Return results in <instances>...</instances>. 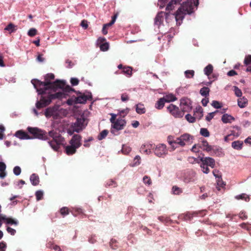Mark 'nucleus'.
<instances>
[{
  "label": "nucleus",
  "instance_id": "nucleus-37",
  "mask_svg": "<svg viewBox=\"0 0 251 251\" xmlns=\"http://www.w3.org/2000/svg\"><path fill=\"white\" fill-rule=\"evenodd\" d=\"M131 151V148L126 145H123L121 150L122 152L124 154H128Z\"/></svg>",
  "mask_w": 251,
  "mask_h": 251
},
{
  "label": "nucleus",
  "instance_id": "nucleus-9",
  "mask_svg": "<svg viewBox=\"0 0 251 251\" xmlns=\"http://www.w3.org/2000/svg\"><path fill=\"white\" fill-rule=\"evenodd\" d=\"M168 152L166 146L165 144H161L157 145L155 149L154 153L158 157H161L166 155Z\"/></svg>",
  "mask_w": 251,
  "mask_h": 251
},
{
  "label": "nucleus",
  "instance_id": "nucleus-62",
  "mask_svg": "<svg viewBox=\"0 0 251 251\" xmlns=\"http://www.w3.org/2000/svg\"><path fill=\"white\" fill-rule=\"evenodd\" d=\"M106 186L116 187L117 186L116 183L115 181L112 179L108 180L106 183Z\"/></svg>",
  "mask_w": 251,
  "mask_h": 251
},
{
  "label": "nucleus",
  "instance_id": "nucleus-2",
  "mask_svg": "<svg viewBox=\"0 0 251 251\" xmlns=\"http://www.w3.org/2000/svg\"><path fill=\"white\" fill-rule=\"evenodd\" d=\"M82 137L79 134H74L69 141V145L65 146V152L68 155H72L76 151V149L80 147Z\"/></svg>",
  "mask_w": 251,
  "mask_h": 251
},
{
  "label": "nucleus",
  "instance_id": "nucleus-38",
  "mask_svg": "<svg viewBox=\"0 0 251 251\" xmlns=\"http://www.w3.org/2000/svg\"><path fill=\"white\" fill-rule=\"evenodd\" d=\"M108 131L106 129L102 130L98 136V139L99 140H101L104 139L108 135Z\"/></svg>",
  "mask_w": 251,
  "mask_h": 251
},
{
  "label": "nucleus",
  "instance_id": "nucleus-1",
  "mask_svg": "<svg viewBox=\"0 0 251 251\" xmlns=\"http://www.w3.org/2000/svg\"><path fill=\"white\" fill-rule=\"evenodd\" d=\"M54 78V74L50 73L45 76V81H41L37 79L31 80V82L34 88L36 89L38 94L41 95L40 100L37 101L36 103V107L38 109L46 107L50 104L52 100L66 98V94L64 93H51V91L55 92L57 90V87L64 86V81L62 80H57L51 82Z\"/></svg>",
  "mask_w": 251,
  "mask_h": 251
},
{
  "label": "nucleus",
  "instance_id": "nucleus-11",
  "mask_svg": "<svg viewBox=\"0 0 251 251\" xmlns=\"http://www.w3.org/2000/svg\"><path fill=\"white\" fill-rule=\"evenodd\" d=\"M126 121L122 118H118L116 121L112 125V127L117 130L123 129L126 126Z\"/></svg>",
  "mask_w": 251,
  "mask_h": 251
},
{
  "label": "nucleus",
  "instance_id": "nucleus-3",
  "mask_svg": "<svg viewBox=\"0 0 251 251\" xmlns=\"http://www.w3.org/2000/svg\"><path fill=\"white\" fill-rule=\"evenodd\" d=\"M28 131L33 135V138H37L40 140H45L48 139L47 132L37 127H28Z\"/></svg>",
  "mask_w": 251,
  "mask_h": 251
},
{
  "label": "nucleus",
  "instance_id": "nucleus-27",
  "mask_svg": "<svg viewBox=\"0 0 251 251\" xmlns=\"http://www.w3.org/2000/svg\"><path fill=\"white\" fill-rule=\"evenodd\" d=\"M182 0H171L167 4L166 7L167 10H172L174 8V4L179 3Z\"/></svg>",
  "mask_w": 251,
  "mask_h": 251
},
{
  "label": "nucleus",
  "instance_id": "nucleus-43",
  "mask_svg": "<svg viewBox=\"0 0 251 251\" xmlns=\"http://www.w3.org/2000/svg\"><path fill=\"white\" fill-rule=\"evenodd\" d=\"M129 112V109L128 108H126L125 109L119 110V115L121 117H124L126 116Z\"/></svg>",
  "mask_w": 251,
  "mask_h": 251
},
{
  "label": "nucleus",
  "instance_id": "nucleus-18",
  "mask_svg": "<svg viewBox=\"0 0 251 251\" xmlns=\"http://www.w3.org/2000/svg\"><path fill=\"white\" fill-rule=\"evenodd\" d=\"M59 88L63 89V92H61L64 93L66 94V98H60V99H62L64 98L66 99L68 96V95L67 94V93H70V92L74 91V89H73L70 86L66 85L65 82H64V86L62 87H57V89Z\"/></svg>",
  "mask_w": 251,
  "mask_h": 251
},
{
  "label": "nucleus",
  "instance_id": "nucleus-46",
  "mask_svg": "<svg viewBox=\"0 0 251 251\" xmlns=\"http://www.w3.org/2000/svg\"><path fill=\"white\" fill-rule=\"evenodd\" d=\"M35 196L36 200L40 201L43 198V192L41 190H38L36 192Z\"/></svg>",
  "mask_w": 251,
  "mask_h": 251
},
{
  "label": "nucleus",
  "instance_id": "nucleus-56",
  "mask_svg": "<svg viewBox=\"0 0 251 251\" xmlns=\"http://www.w3.org/2000/svg\"><path fill=\"white\" fill-rule=\"evenodd\" d=\"M129 100V97L127 93H123L121 95V100L123 102L127 101Z\"/></svg>",
  "mask_w": 251,
  "mask_h": 251
},
{
  "label": "nucleus",
  "instance_id": "nucleus-52",
  "mask_svg": "<svg viewBox=\"0 0 251 251\" xmlns=\"http://www.w3.org/2000/svg\"><path fill=\"white\" fill-rule=\"evenodd\" d=\"M212 106L214 108L218 109L222 107V105L221 103L217 100H213L211 103Z\"/></svg>",
  "mask_w": 251,
  "mask_h": 251
},
{
  "label": "nucleus",
  "instance_id": "nucleus-17",
  "mask_svg": "<svg viewBox=\"0 0 251 251\" xmlns=\"http://www.w3.org/2000/svg\"><path fill=\"white\" fill-rule=\"evenodd\" d=\"M221 120L224 124L231 123L235 121V118L230 115L225 114L222 116Z\"/></svg>",
  "mask_w": 251,
  "mask_h": 251
},
{
  "label": "nucleus",
  "instance_id": "nucleus-31",
  "mask_svg": "<svg viewBox=\"0 0 251 251\" xmlns=\"http://www.w3.org/2000/svg\"><path fill=\"white\" fill-rule=\"evenodd\" d=\"M48 143L51 148L55 151H58L60 149V145L57 143L55 141L52 140L51 141L48 142Z\"/></svg>",
  "mask_w": 251,
  "mask_h": 251
},
{
  "label": "nucleus",
  "instance_id": "nucleus-29",
  "mask_svg": "<svg viewBox=\"0 0 251 251\" xmlns=\"http://www.w3.org/2000/svg\"><path fill=\"white\" fill-rule=\"evenodd\" d=\"M210 89L208 87H203L200 91V94L205 98L208 97L209 95Z\"/></svg>",
  "mask_w": 251,
  "mask_h": 251
},
{
  "label": "nucleus",
  "instance_id": "nucleus-40",
  "mask_svg": "<svg viewBox=\"0 0 251 251\" xmlns=\"http://www.w3.org/2000/svg\"><path fill=\"white\" fill-rule=\"evenodd\" d=\"M200 134L205 137H208L210 135V133L209 131L207 128H201L200 129Z\"/></svg>",
  "mask_w": 251,
  "mask_h": 251
},
{
  "label": "nucleus",
  "instance_id": "nucleus-14",
  "mask_svg": "<svg viewBox=\"0 0 251 251\" xmlns=\"http://www.w3.org/2000/svg\"><path fill=\"white\" fill-rule=\"evenodd\" d=\"M200 160L202 163H203L206 165L209 166L211 168H214L215 165V160L211 157H202L200 159Z\"/></svg>",
  "mask_w": 251,
  "mask_h": 251
},
{
  "label": "nucleus",
  "instance_id": "nucleus-16",
  "mask_svg": "<svg viewBox=\"0 0 251 251\" xmlns=\"http://www.w3.org/2000/svg\"><path fill=\"white\" fill-rule=\"evenodd\" d=\"M15 136L20 139H32L26 132L23 130H18L15 133Z\"/></svg>",
  "mask_w": 251,
  "mask_h": 251
},
{
  "label": "nucleus",
  "instance_id": "nucleus-4",
  "mask_svg": "<svg viewBox=\"0 0 251 251\" xmlns=\"http://www.w3.org/2000/svg\"><path fill=\"white\" fill-rule=\"evenodd\" d=\"M199 0H189L183 2L179 9L185 14H191L193 11L194 6H197Z\"/></svg>",
  "mask_w": 251,
  "mask_h": 251
},
{
  "label": "nucleus",
  "instance_id": "nucleus-44",
  "mask_svg": "<svg viewBox=\"0 0 251 251\" xmlns=\"http://www.w3.org/2000/svg\"><path fill=\"white\" fill-rule=\"evenodd\" d=\"M100 48L101 51H105L109 49V44L107 42L101 44L100 45Z\"/></svg>",
  "mask_w": 251,
  "mask_h": 251
},
{
  "label": "nucleus",
  "instance_id": "nucleus-50",
  "mask_svg": "<svg viewBox=\"0 0 251 251\" xmlns=\"http://www.w3.org/2000/svg\"><path fill=\"white\" fill-rule=\"evenodd\" d=\"M218 112V111H216L213 112H211L208 114L207 116L205 118V119L207 121L210 122L214 117L215 114Z\"/></svg>",
  "mask_w": 251,
  "mask_h": 251
},
{
  "label": "nucleus",
  "instance_id": "nucleus-36",
  "mask_svg": "<svg viewBox=\"0 0 251 251\" xmlns=\"http://www.w3.org/2000/svg\"><path fill=\"white\" fill-rule=\"evenodd\" d=\"M52 140L55 141L60 145H62L64 141V138L59 133Z\"/></svg>",
  "mask_w": 251,
  "mask_h": 251
},
{
  "label": "nucleus",
  "instance_id": "nucleus-64",
  "mask_svg": "<svg viewBox=\"0 0 251 251\" xmlns=\"http://www.w3.org/2000/svg\"><path fill=\"white\" fill-rule=\"evenodd\" d=\"M6 244L4 242H0V251H5Z\"/></svg>",
  "mask_w": 251,
  "mask_h": 251
},
{
  "label": "nucleus",
  "instance_id": "nucleus-41",
  "mask_svg": "<svg viewBox=\"0 0 251 251\" xmlns=\"http://www.w3.org/2000/svg\"><path fill=\"white\" fill-rule=\"evenodd\" d=\"M60 212L62 216L65 217L69 214V209L67 207H63L60 209Z\"/></svg>",
  "mask_w": 251,
  "mask_h": 251
},
{
  "label": "nucleus",
  "instance_id": "nucleus-6",
  "mask_svg": "<svg viewBox=\"0 0 251 251\" xmlns=\"http://www.w3.org/2000/svg\"><path fill=\"white\" fill-rule=\"evenodd\" d=\"M193 137L189 134L185 133L177 138L176 142L177 144L181 147L184 146L186 144H191L192 143Z\"/></svg>",
  "mask_w": 251,
  "mask_h": 251
},
{
  "label": "nucleus",
  "instance_id": "nucleus-10",
  "mask_svg": "<svg viewBox=\"0 0 251 251\" xmlns=\"http://www.w3.org/2000/svg\"><path fill=\"white\" fill-rule=\"evenodd\" d=\"M165 14L166 15V20L167 21L169 16H170L169 13H165L161 11L160 12H159L155 17L154 19V24L158 25H160L163 22V17Z\"/></svg>",
  "mask_w": 251,
  "mask_h": 251
},
{
  "label": "nucleus",
  "instance_id": "nucleus-63",
  "mask_svg": "<svg viewBox=\"0 0 251 251\" xmlns=\"http://www.w3.org/2000/svg\"><path fill=\"white\" fill-rule=\"evenodd\" d=\"M67 103L69 105H73V104H76L75 102V97L69 99L67 101Z\"/></svg>",
  "mask_w": 251,
  "mask_h": 251
},
{
  "label": "nucleus",
  "instance_id": "nucleus-39",
  "mask_svg": "<svg viewBox=\"0 0 251 251\" xmlns=\"http://www.w3.org/2000/svg\"><path fill=\"white\" fill-rule=\"evenodd\" d=\"M216 181L217 185L219 187L223 188L225 186L226 183L223 180L222 178V176H219V177L216 178Z\"/></svg>",
  "mask_w": 251,
  "mask_h": 251
},
{
  "label": "nucleus",
  "instance_id": "nucleus-58",
  "mask_svg": "<svg viewBox=\"0 0 251 251\" xmlns=\"http://www.w3.org/2000/svg\"><path fill=\"white\" fill-rule=\"evenodd\" d=\"M173 137L172 136H169L168 137V142L169 144L172 146V147L175 149L174 146L173 145V144H177V142L176 140H173Z\"/></svg>",
  "mask_w": 251,
  "mask_h": 251
},
{
  "label": "nucleus",
  "instance_id": "nucleus-33",
  "mask_svg": "<svg viewBox=\"0 0 251 251\" xmlns=\"http://www.w3.org/2000/svg\"><path fill=\"white\" fill-rule=\"evenodd\" d=\"M237 200H243L246 201H249L250 200V197L246 194H242L241 195H237L235 197Z\"/></svg>",
  "mask_w": 251,
  "mask_h": 251
},
{
  "label": "nucleus",
  "instance_id": "nucleus-35",
  "mask_svg": "<svg viewBox=\"0 0 251 251\" xmlns=\"http://www.w3.org/2000/svg\"><path fill=\"white\" fill-rule=\"evenodd\" d=\"M132 68L128 66H125L123 68V70H122V73L126 75L129 76L132 75Z\"/></svg>",
  "mask_w": 251,
  "mask_h": 251
},
{
  "label": "nucleus",
  "instance_id": "nucleus-59",
  "mask_svg": "<svg viewBox=\"0 0 251 251\" xmlns=\"http://www.w3.org/2000/svg\"><path fill=\"white\" fill-rule=\"evenodd\" d=\"M13 173L16 176H19L21 173V168L19 166H16L13 169Z\"/></svg>",
  "mask_w": 251,
  "mask_h": 251
},
{
  "label": "nucleus",
  "instance_id": "nucleus-51",
  "mask_svg": "<svg viewBox=\"0 0 251 251\" xmlns=\"http://www.w3.org/2000/svg\"><path fill=\"white\" fill-rule=\"evenodd\" d=\"M234 91L235 95L238 97H241L242 95L241 90L237 86H234Z\"/></svg>",
  "mask_w": 251,
  "mask_h": 251
},
{
  "label": "nucleus",
  "instance_id": "nucleus-30",
  "mask_svg": "<svg viewBox=\"0 0 251 251\" xmlns=\"http://www.w3.org/2000/svg\"><path fill=\"white\" fill-rule=\"evenodd\" d=\"M55 111V110L54 108H48L46 110V111L45 112V115L47 118H50L51 116H54Z\"/></svg>",
  "mask_w": 251,
  "mask_h": 251
},
{
  "label": "nucleus",
  "instance_id": "nucleus-25",
  "mask_svg": "<svg viewBox=\"0 0 251 251\" xmlns=\"http://www.w3.org/2000/svg\"><path fill=\"white\" fill-rule=\"evenodd\" d=\"M248 102V100L245 97L240 98L238 99V105L240 108H244L247 106Z\"/></svg>",
  "mask_w": 251,
  "mask_h": 251
},
{
  "label": "nucleus",
  "instance_id": "nucleus-54",
  "mask_svg": "<svg viewBox=\"0 0 251 251\" xmlns=\"http://www.w3.org/2000/svg\"><path fill=\"white\" fill-rule=\"evenodd\" d=\"M207 166L208 165H205L203 163H202V164L201 165V167L202 169V172L205 174H208L210 171L209 169L208 168Z\"/></svg>",
  "mask_w": 251,
  "mask_h": 251
},
{
  "label": "nucleus",
  "instance_id": "nucleus-42",
  "mask_svg": "<svg viewBox=\"0 0 251 251\" xmlns=\"http://www.w3.org/2000/svg\"><path fill=\"white\" fill-rule=\"evenodd\" d=\"M180 217L184 220H190L193 217V214L190 213H187L183 215H181Z\"/></svg>",
  "mask_w": 251,
  "mask_h": 251
},
{
  "label": "nucleus",
  "instance_id": "nucleus-21",
  "mask_svg": "<svg viewBox=\"0 0 251 251\" xmlns=\"http://www.w3.org/2000/svg\"><path fill=\"white\" fill-rule=\"evenodd\" d=\"M152 147V145L150 144H146L142 145L140 151L147 154H150L151 152V148Z\"/></svg>",
  "mask_w": 251,
  "mask_h": 251
},
{
  "label": "nucleus",
  "instance_id": "nucleus-60",
  "mask_svg": "<svg viewBox=\"0 0 251 251\" xmlns=\"http://www.w3.org/2000/svg\"><path fill=\"white\" fill-rule=\"evenodd\" d=\"M70 82L73 86H76L78 84L79 80L75 77L71 78Z\"/></svg>",
  "mask_w": 251,
  "mask_h": 251
},
{
  "label": "nucleus",
  "instance_id": "nucleus-7",
  "mask_svg": "<svg viewBox=\"0 0 251 251\" xmlns=\"http://www.w3.org/2000/svg\"><path fill=\"white\" fill-rule=\"evenodd\" d=\"M92 99V96L90 92H87V94L80 93L77 97H75V102L76 103H85L87 100H91Z\"/></svg>",
  "mask_w": 251,
  "mask_h": 251
},
{
  "label": "nucleus",
  "instance_id": "nucleus-49",
  "mask_svg": "<svg viewBox=\"0 0 251 251\" xmlns=\"http://www.w3.org/2000/svg\"><path fill=\"white\" fill-rule=\"evenodd\" d=\"M194 71L193 70H187L185 72V76L187 78H192L194 75Z\"/></svg>",
  "mask_w": 251,
  "mask_h": 251
},
{
  "label": "nucleus",
  "instance_id": "nucleus-24",
  "mask_svg": "<svg viewBox=\"0 0 251 251\" xmlns=\"http://www.w3.org/2000/svg\"><path fill=\"white\" fill-rule=\"evenodd\" d=\"M243 145V142L241 141H235L232 143L231 146L232 147L236 150H240L242 149Z\"/></svg>",
  "mask_w": 251,
  "mask_h": 251
},
{
  "label": "nucleus",
  "instance_id": "nucleus-19",
  "mask_svg": "<svg viewBox=\"0 0 251 251\" xmlns=\"http://www.w3.org/2000/svg\"><path fill=\"white\" fill-rule=\"evenodd\" d=\"M0 220L4 221L6 224L11 225H17L18 222L14 219L7 218L5 215H0Z\"/></svg>",
  "mask_w": 251,
  "mask_h": 251
},
{
  "label": "nucleus",
  "instance_id": "nucleus-47",
  "mask_svg": "<svg viewBox=\"0 0 251 251\" xmlns=\"http://www.w3.org/2000/svg\"><path fill=\"white\" fill-rule=\"evenodd\" d=\"M185 118L187 121L191 123H193L196 121V118L189 114H188L185 116Z\"/></svg>",
  "mask_w": 251,
  "mask_h": 251
},
{
  "label": "nucleus",
  "instance_id": "nucleus-48",
  "mask_svg": "<svg viewBox=\"0 0 251 251\" xmlns=\"http://www.w3.org/2000/svg\"><path fill=\"white\" fill-rule=\"evenodd\" d=\"M143 180V182L145 184H147L148 185H150L152 183V181H151V180L150 177H149L147 176H144Z\"/></svg>",
  "mask_w": 251,
  "mask_h": 251
},
{
  "label": "nucleus",
  "instance_id": "nucleus-28",
  "mask_svg": "<svg viewBox=\"0 0 251 251\" xmlns=\"http://www.w3.org/2000/svg\"><path fill=\"white\" fill-rule=\"evenodd\" d=\"M165 101L162 98H160L156 102L155 104V107L158 109H162L165 105Z\"/></svg>",
  "mask_w": 251,
  "mask_h": 251
},
{
  "label": "nucleus",
  "instance_id": "nucleus-20",
  "mask_svg": "<svg viewBox=\"0 0 251 251\" xmlns=\"http://www.w3.org/2000/svg\"><path fill=\"white\" fill-rule=\"evenodd\" d=\"M162 98L164 99L165 102H170L177 100L176 97L173 94L166 95Z\"/></svg>",
  "mask_w": 251,
  "mask_h": 251
},
{
  "label": "nucleus",
  "instance_id": "nucleus-53",
  "mask_svg": "<svg viewBox=\"0 0 251 251\" xmlns=\"http://www.w3.org/2000/svg\"><path fill=\"white\" fill-rule=\"evenodd\" d=\"M172 191L173 192V193L176 195H178L182 192L181 189L176 186L173 187Z\"/></svg>",
  "mask_w": 251,
  "mask_h": 251
},
{
  "label": "nucleus",
  "instance_id": "nucleus-13",
  "mask_svg": "<svg viewBox=\"0 0 251 251\" xmlns=\"http://www.w3.org/2000/svg\"><path fill=\"white\" fill-rule=\"evenodd\" d=\"M82 124L80 123L78 119L77 120L76 122L74 124L73 129H69L67 130V133L72 135L73 134L74 132H79L82 130Z\"/></svg>",
  "mask_w": 251,
  "mask_h": 251
},
{
  "label": "nucleus",
  "instance_id": "nucleus-45",
  "mask_svg": "<svg viewBox=\"0 0 251 251\" xmlns=\"http://www.w3.org/2000/svg\"><path fill=\"white\" fill-rule=\"evenodd\" d=\"M37 34V30L35 28H30L28 32L27 35L30 37H33Z\"/></svg>",
  "mask_w": 251,
  "mask_h": 251
},
{
  "label": "nucleus",
  "instance_id": "nucleus-15",
  "mask_svg": "<svg viewBox=\"0 0 251 251\" xmlns=\"http://www.w3.org/2000/svg\"><path fill=\"white\" fill-rule=\"evenodd\" d=\"M196 180V174L194 172H189L184 177V181L186 183L195 182Z\"/></svg>",
  "mask_w": 251,
  "mask_h": 251
},
{
  "label": "nucleus",
  "instance_id": "nucleus-26",
  "mask_svg": "<svg viewBox=\"0 0 251 251\" xmlns=\"http://www.w3.org/2000/svg\"><path fill=\"white\" fill-rule=\"evenodd\" d=\"M136 111L139 114H142L146 112V109L143 104L138 103L136 105Z\"/></svg>",
  "mask_w": 251,
  "mask_h": 251
},
{
  "label": "nucleus",
  "instance_id": "nucleus-34",
  "mask_svg": "<svg viewBox=\"0 0 251 251\" xmlns=\"http://www.w3.org/2000/svg\"><path fill=\"white\" fill-rule=\"evenodd\" d=\"M16 27L13 24L10 23L5 27L4 30L8 31L11 33L16 31Z\"/></svg>",
  "mask_w": 251,
  "mask_h": 251
},
{
  "label": "nucleus",
  "instance_id": "nucleus-32",
  "mask_svg": "<svg viewBox=\"0 0 251 251\" xmlns=\"http://www.w3.org/2000/svg\"><path fill=\"white\" fill-rule=\"evenodd\" d=\"M213 66L211 64H209L204 68V72L206 75L209 76L210 75L212 74V73L213 72Z\"/></svg>",
  "mask_w": 251,
  "mask_h": 251
},
{
  "label": "nucleus",
  "instance_id": "nucleus-22",
  "mask_svg": "<svg viewBox=\"0 0 251 251\" xmlns=\"http://www.w3.org/2000/svg\"><path fill=\"white\" fill-rule=\"evenodd\" d=\"M30 180L33 185L36 186L39 183V177L37 174H33L30 176Z\"/></svg>",
  "mask_w": 251,
  "mask_h": 251
},
{
  "label": "nucleus",
  "instance_id": "nucleus-5",
  "mask_svg": "<svg viewBox=\"0 0 251 251\" xmlns=\"http://www.w3.org/2000/svg\"><path fill=\"white\" fill-rule=\"evenodd\" d=\"M167 111L176 118H181L183 116V112L178 107L173 104H170L167 107Z\"/></svg>",
  "mask_w": 251,
  "mask_h": 251
},
{
  "label": "nucleus",
  "instance_id": "nucleus-57",
  "mask_svg": "<svg viewBox=\"0 0 251 251\" xmlns=\"http://www.w3.org/2000/svg\"><path fill=\"white\" fill-rule=\"evenodd\" d=\"M244 63L246 65H248L251 63V55H248L245 57Z\"/></svg>",
  "mask_w": 251,
  "mask_h": 251
},
{
  "label": "nucleus",
  "instance_id": "nucleus-12",
  "mask_svg": "<svg viewBox=\"0 0 251 251\" xmlns=\"http://www.w3.org/2000/svg\"><path fill=\"white\" fill-rule=\"evenodd\" d=\"M186 14L183 12V11H181V9L178 8V9L176 11L175 14L172 15V17H174L175 18L176 24L179 25L184 17V15Z\"/></svg>",
  "mask_w": 251,
  "mask_h": 251
},
{
  "label": "nucleus",
  "instance_id": "nucleus-55",
  "mask_svg": "<svg viewBox=\"0 0 251 251\" xmlns=\"http://www.w3.org/2000/svg\"><path fill=\"white\" fill-rule=\"evenodd\" d=\"M141 162V157L139 155H136L134 158V166H137L140 164Z\"/></svg>",
  "mask_w": 251,
  "mask_h": 251
},
{
  "label": "nucleus",
  "instance_id": "nucleus-8",
  "mask_svg": "<svg viewBox=\"0 0 251 251\" xmlns=\"http://www.w3.org/2000/svg\"><path fill=\"white\" fill-rule=\"evenodd\" d=\"M180 106L184 114L185 112H189L192 109L190 100L187 98H182L180 100Z\"/></svg>",
  "mask_w": 251,
  "mask_h": 251
},
{
  "label": "nucleus",
  "instance_id": "nucleus-61",
  "mask_svg": "<svg viewBox=\"0 0 251 251\" xmlns=\"http://www.w3.org/2000/svg\"><path fill=\"white\" fill-rule=\"evenodd\" d=\"M202 113V109L201 108V107H200L197 110L195 114L196 116H197V114H198V116H199V119H201L203 116Z\"/></svg>",
  "mask_w": 251,
  "mask_h": 251
},
{
  "label": "nucleus",
  "instance_id": "nucleus-23",
  "mask_svg": "<svg viewBox=\"0 0 251 251\" xmlns=\"http://www.w3.org/2000/svg\"><path fill=\"white\" fill-rule=\"evenodd\" d=\"M199 147H201L203 150L208 152L211 151L212 149V147L209 145L208 142L204 139L201 142V146H199Z\"/></svg>",
  "mask_w": 251,
  "mask_h": 251
}]
</instances>
